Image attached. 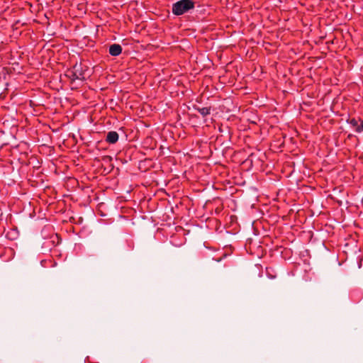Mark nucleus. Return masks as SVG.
<instances>
[{
  "label": "nucleus",
  "mask_w": 363,
  "mask_h": 363,
  "mask_svg": "<svg viewBox=\"0 0 363 363\" xmlns=\"http://www.w3.org/2000/svg\"><path fill=\"white\" fill-rule=\"evenodd\" d=\"M355 131L358 133H361L363 132V120L359 119V124H357Z\"/></svg>",
  "instance_id": "0eeeda50"
},
{
  "label": "nucleus",
  "mask_w": 363,
  "mask_h": 363,
  "mask_svg": "<svg viewBox=\"0 0 363 363\" xmlns=\"http://www.w3.org/2000/svg\"><path fill=\"white\" fill-rule=\"evenodd\" d=\"M347 123L352 128H354L356 129V127L357 126V124L359 123V119L357 120L356 118H351V119L347 120Z\"/></svg>",
  "instance_id": "423d86ee"
},
{
  "label": "nucleus",
  "mask_w": 363,
  "mask_h": 363,
  "mask_svg": "<svg viewBox=\"0 0 363 363\" xmlns=\"http://www.w3.org/2000/svg\"><path fill=\"white\" fill-rule=\"evenodd\" d=\"M194 109L196 110L203 117L207 116L211 113L210 107L195 106Z\"/></svg>",
  "instance_id": "39448f33"
},
{
  "label": "nucleus",
  "mask_w": 363,
  "mask_h": 363,
  "mask_svg": "<svg viewBox=\"0 0 363 363\" xmlns=\"http://www.w3.org/2000/svg\"><path fill=\"white\" fill-rule=\"evenodd\" d=\"M122 52V48L118 44H112L109 47V54L112 56H118Z\"/></svg>",
  "instance_id": "7ed1b4c3"
},
{
  "label": "nucleus",
  "mask_w": 363,
  "mask_h": 363,
  "mask_svg": "<svg viewBox=\"0 0 363 363\" xmlns=\"http://www.w3.org/2000/svg\"><path fill=\"white\" fill-rule=\"evenodd\" d=\"M194 8L192 0H179L172 4V11L175 16H181Z\"/></svg>",
  "instance_id": "f257e3e1"
},
{
  "label": "nucleus",
  "mask_w": 363,
  "mask_h": 363,
  "mask_svg": "<svg viewBox=\"0 0 363 363\" xmlns=\"http://www.w3.org/2000/svg\"><path fill=\"white\" fill-rule=\"evenodd\" d=\"M118 134L116 131H110L106 135V141L110 144H114L118 140Z\"/></svg>",
  "instance_id": "20e7f679"
},
{
  "label": "nucleus",
  "mask_w": 363,
  "mask_h": 363,
  "mask_svg": "<svg viewBox=\"0 0 363 363\" xmlns=\"http://www.w3.org/2000/svg\"><path fill=\"white\" fill-rule=\"evenodd\" d=\"M69 77L73 81L77 79L82 80L84 79V72L82 71L81 65L75 64V65L73 67V70L72 71Z\"/></svg>",
  "instance_id": "f03ea898"
}]
</instances>
